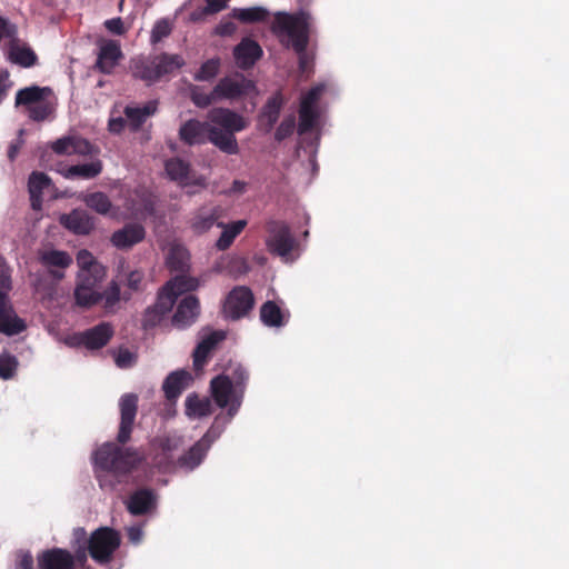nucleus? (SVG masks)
I'll return each mask as SVG.
<instances>
[{
	"label": "nucleus",
	"instance_id": "nucleus-21",
	"mask_svg": "<svg viewBox=\"0 0 569 569\" xmlns=\"http://www.w3.org/2000/svg\"><path fill=\"white\" fill-rule=\"evenodd\" d=\"M223 209L220 206H203L191 218V228L196 233H204L214 224L218 226Z\"/></svg>",
	"mask_w": 569,
	"mask_h": 569
},
{
	"label": "nucleus",
	"instance_id": "nucleus-57",
	"mask_svg": "<svg viewBox=\"0 0 569 569\" xmlns=\"http://www.w3.org/2000/svg\"><path fill=\"white\" fill-rule=\"evenodd\" d=\"M144 273L141 270H132L127 274V286L132 291L140 290Z\"/></svg>",
	"mask_w": 569,
	"mask_h": 569
},
{
	"label": "nucleus",
	"instance_id": "nucleus-46",
	"mask_svg": "<svg viewBox=\"0 0 569 569\" xmlns=\"http://www.w3.org/2000/svg\"><path fill=\"white\" fill-rule=\"evenodd\" d=\"M190 99L193 104L198 108L204 109L212 103L218 102V98L213 93V89L210 92H204L199 86H194L190 90Z\"/></svg>",
	"mask_w": 569,
	"mask_h": 569
},
{
	"label": "nucleus",
	"instance_id": "nucleus-38",
	"mask_svg": "<svg viewBox=\"0 0 569 569\" xmlns=\"http://www.w3.org/2000/svg\"><path fill=\"white\" fill-rule=\"evenodd\" d=\"M212 405L208 398L200 399L198 396H188L186 400V413L193 417H206L211 415Z\"/></svg>",
	"mask_w": 569,
	"mask_h": 569
},
{
	"label": "nucleus",
	"instance_id": "nucleus-63",
	"mask_svg": "<svg viewBox=\"0 0 569 569\" xmlns=\"http://www.w3.org/2000/svg\"><path fill=\"white\" fill-rule=\"evenodd\" d=\"M128 123L127 121V118H113V119H110L109 121V131L112 132V133H120L126 124Z\"/></svg>",
	"mask_w": 569,
	"mask_h": 569
},
{
	"label": "nucleus",
	"instance_id": "nucleus-9",
	"mask_svg": "<svg viewBox=\"0 0 569 569\" xmlns=\"http://www.w3.org/2000/svg\"><path fill=\"white\" fill-rule=\"evenodd\" d=\"M139 397L136 393H124L119 399L120 422L117 435L119 445L124 446L131 439L138 413Z\"/></svg>",
	"mask_w": 569,
	"mask_h": 569
},
{
	"label": "nucleus",
	"instance_id": "nucleus-47",
	"mask_svg": "<svg viewBox=\"0 0 569 569\" xmlns=\"http://www.w3.org/2000/svg\"><path fill=\"white\" fill-rule=\"evenodd\" d=\"M178 297L172 290H166V284L158 293V298L153 307L162 315L170 312L177 301Z\"/></svg>",
	"mask_w": 569,
	"mask_h": 569
},
{
	"label": "nucleus",
	"instance_id": "nucleus-3",
	"mask_svg": "<svg viewBox=\"0 0 569 569\" xmlns=\"http://www.w3.org/2000/svg\"><path fill=\"white\" fill-rule=\"evenodd\" d=\"M93 460L96 467L102 471L127 476L139 467L142 458L136 449L106 442L94 451Z\"/></svg>",
	"mask_w": 569,
	"mask_h": 569
},
{
	"label": "nucleus",
	"instance_id": "nucleus-11",
	"mask_svg": "<svg viewBox=\"0 0 569 569\" xmlns=\"http://www.w3.org/2000/svg\"><path fill=\"white\" fill-rule=\"evenodd\" d=\"M211 396L219 408H228V415L232 418L241 407L237 405L236 388L228 375H219L210 381Z\"/></svg>",
	"mask_w": 569,
	"mask_h": 569
},
{
	"label": "nucleus",
	"instance_id": "nucleus-17",
	"mask_svg": "<svg viewBox=\"0 0 569 569\" xmlns=\"http://www.w3.org/2000/svg\"><path fill=\"white\" fill-rule=\"evenodd\" d=\"M37 563L39 569H74L76 558L69 550L54 547L38 553Z\"/></svg>",
	"mask_w": 569,
	"mask_h": 569
},
{
	"label": "nucleus",
	"instance_id": "nucleus-26",
	"mask_svg": "<svg viewBox=\"0 0 569 569\" xmlns=\"http://www.w3.org/2000/svg\"><path fill=\"white\" fill-rule=\"evenodd\" d=\"M157 101H149L142 107L127 106L123 114L127 118L130 130L133 132L140 130L147 119L157 112Z\"/></svg>",
	"mask_w": 569,
	"mask_h": 569
},
{
	"label": "nucleus",
	"instance_id": "nucleus-27",
	"mask_svg": "<svg viewBox=\"0 0 569 569\" xmlns=\"http://www.w3.org/2000/svg\"><path fill=\"white\" fill-rule=\"evenodd\" d=\"M61 221L76 234H89L94 229V219L83 210H73L63 216Z\"/></svg>",
	"mask_w": 569,
	"mask_h": 569
},
{
	"label": "nucleus",
	"instance_id": "nucleus-5",
	"mask_svg": "<svg viewBox=\"0 0 569 569\" xmlns=\"http://www.w3.org/2000/svg\"><path fill=\"white\" fill-rule=\"evenodd\" d=\"M53 97L50 87L31 86L18 90L16 107H24L28 117L36 122L47 120L54 111V103L49 98Z\"/></svg>",
	"mask_w": 569,
	"mask_h": 569
},
{
	"label": "nucleus",
	"instance_id": "nucleus-34",
	"mask_svg": "<svg viewBox=\"0 0 569 569\" xmlns=\"http://www.w3.org/2000/svg\"><path fill=\"white\" fill-rule=\"evenodd\" d=\"M199 286V279L186 274H179L170 279L166 283V290H172L176 293V296L179 297L187 292L197 290Z\"/></svg>",
	"mask_w": 569,
	"mask_h": 569
},
{
	"label": "nucleus",
	"instance_id": "nucleus-24",
	"mask_svg": "<svg viewBox=\"0 0 569 569\" xmlns=\"http://www.w3.org/2000/svg\"><path fill=\"white\" fill-rule=\"evenodd\" d=\"M156 493L152 489L142 488L133 491L127 501V510L132 516H143L156 507Z\"/></svg>",
	"mask_w": 569,
	"mask_h": 569
},
{
	"label": "nucleus",
	"instance_id": "nucleus-7",
	"mask_svg": "<svg viewBox=\"0 0 569 569\" xmlns=\"http://www.w3.org/2000/svg\"><path fill=\"white\" fill-rule=\"evenodd\" d=\"M182 446V439L177 436L157 437L151 442V461L161 471L177 467L174 452Z\"/></svg>",
	"mask_w": 569,
	"mask_h": 569
},
{
	"label": "nucleus",
	"instance_id": "nucleus-28",
	"mask_svg": "<svg viewBox=\"0 0 569 569\" xmlns=\"http://www.w3.org/2000/svg\"><path fill=\"white\" fill-rule=\"evenodd\" d=\"M51 184L50 177L44 172L33 171L29 176L28 191L30 194L31 208L33 210H40L42 206V193L43 190L49 188Z\"/></svg>",
	"mask_w": 569,
	"mask_h": 569
},
{
	"label": "nucleus",
	"instance_id": "nucleus-16",
	"mask_svg": "<svg viewBox=\"0 0 569 569\" xmlns=\"http://www.w3.org/2000/svg\"><path fill=\"white\" fill-rule=\"evenodd\" d=\"M26 328L24 320L17 316L8 295L0 290V333L12 337L21 333Z\"/></svg>",
	"mask_w": 569,
	"mask_h": 569
},
{
	"label": "nucleus",
	"instance_id": "nucleus-12",
	"mask_svg": "<svg viewBox=\"0 0 569 569\" xmlns=\"http://www.w3.org/2000/svg\"><path fill=\"white\" fill-rule=\"evenodd\" d=\"M253 305L254 297L251 289L246 286H238L229 292L223 306V312L226 318L239 320L249 313Z\"/></svg>",
	"mask_w": 569,
	"mask_h": 569
},
{
	"label": "nucleus",
	"instance_id": "nucleus-36",
	"mask_svg": "<svg viewBox=\"0 0 569 569\" xmlns=\"http://www.w3.org/2000/svg\"><path fill=\"white\" fill-rule=\"evenodd\" d=\"M39 261L47 268L56 267L64 269L71 264L72 259L66 251L47 250L40 253Z\"/></svg>",
	"mask_w": 569,
	"mask_h": 569
},
{
	"label": "nucleus",
	"instance_id": "nucleus-20",
	"mask_svg": "<svg viewBox=\"0 0 569 569\" xmlns=\"http://www.w3.org/2000/svg\"><path fill=\"white\" fill-rule=\"evenodd\" d=\"M261 56V47L250 38L242 39L233 49L236 63L242 70L253 67Z\"/></svg>",
	"mask_w": 569,
	"mask_h": 569
},
{
	"label": "nucleus",
	"instance_id": "nucleus-40",
	"mask_svg": "<svg viewBox=\"0 0 569 569\" xmlns=\"http://www.w3.org/2000/svg\"><path fill=\"white\" fill-rule=\"evenodd\" d=\"M84 202L90 209L94 210L99 214L109 213L112 207L109 197L101 191H96L87 194L84 198Z\"/></svg>",
	"mask_w": 569,
	"mask_h": 569
},
{
	"label": "nucleus",
	"instance_id": "nucleus-37",
	"mask_svg": "<svg viewBox=\"0 0 569 569\" xmlns=\"http://www.w3.org/2000/svg\"><path fill=\"white\" fill-rule=\"evenodd\" d=\"M73 297L76 305L83 309H89L102 301L99 290L88 289L83 286H76Z\"/></svg>",
	"mask_w": 569,
	"mask_h": 569
},
{
	"label": "nucleus",
	"instance_id": "nucleus-18",
	"mask_svg": "<svg viewBox=\"0 0 569 569\" xmlns=\"http://www.w3.org/2000/svg\"><path fill=\"white\" fill-rule=\"evenodd\" d=\"M200 316V301L193 295L184 296L177 306L172 317V325L177 329H186L192 326Z\"/></svg>",
	"mask_w": 569,
	"mask_h": 569
},
{
	"label": "nucleus",
	"instance_id": "nucleus-51",
	"mask_svg": "<svg viewBox=\"0 0 569 569\" xmlns=\"http://www.w3.org/2000/svg\"><path fill=\"white\" fill-rule=\"evenodd\" d=\"M323 88L321 86H316L311 88L307 93L301 97L300 108H310L316 109V104L319 101Z\"/></svg>",
	"mask_w": 569,
	"mask_h": 569
},
{
	"label": "nucleus",
	"instance_id": "nucleus-56",
	"mask_svg": "<svg viewBox=\"0 0 569 569\" xmlns=\"http://www.w3.org/2000/svg\"><path fill=\"white\" fill-rule=\"evenodd\" d=\"M91 152L92 146L88 140L72 137V154L78 153L86 156Z\"/></svg>",
	"mask_w": 569,
	"mask_h": 569
},
{
	"label": "nucleus",
	"instance_id": "nucleus-42",
	"mask_svg": "<svg viewBox=\"0 0 569 569\" xmlns=\"http://www.w3.org/2000/svg\"><path fill=\"white\" fill-rule=\"evenodd\" d=\"M11 60L23 67L30 68L37 62V54L28 47H14L10 52Z\"/></svg>",
	"mask_w": 569,
	"mask_h": 569
},
{
	"label": "nucleus",
	"instance_id": "nucleus-8",
	"mask_svg": "<svg viewBox=\"0 0 569 569\" xmlns=\"http://www.w3.org/2000/svg\"><path fill=\"white\" fill-rule=\"evenodd\" d=\"M254 89L256 84L252 80L247 79L241 73H236L221 78L213 87V93L218 101H234L247 97Z\"/></svg>",
	"mask_w": 569,
	"mask_h": 569
},
{
	"label": "nucleus",
	"instance_id": "nucleus-29",
	"mask_svg": "<svg viewBox=\"0 0 569 569\" xmlns=\"http://www.w3.org/2000/svg\"><path fill=\"white\" fill-rule=\"evenodd\" d=\"M289 318V312H283L272 300H268L260 307V320L267 327H283Z\"/></svg>",
	"mask_w": 569,
	"mask_h": 569
},
{
	"label": "nucleus",
	"instance_id": "nucleus-30",
	"mask_svg": "<svg viewBox=\"0 0 569 569\" xmlns=\"http://www.w3.org/2000/svg\"><path fill=\"white\" fill-rule=\"evenodd\" d=\"M189 379L190 375L184 370L171 372L162 385L166 398L168 400L177 399L186 388V383Z\"/></svg>",
	"mask_w": 569,
	"mask_h": 569
},
{
	"label": "nucleus",
	"instance_id": "nucleus-39",
	"mask_svg": "<svg viewBox=\"0 0 569 569\" xmlns=\"http://www.w3.org/2000/svg\"><path fill=\"white\" fill-rule=\"evenodd\" d=\"M229 378L232 381L233 387L236 388L237 393V405H241L247 387V382L249 379V373L241 365H237L232 368L231 375Z\"/></svg>",
	"mask_w": 569,
	"mask_h": 569
},
{
	"label": "nucleus",
	"instance_id": "nucleus-58",
	"mask_svg": "<svg viewBox=\"0 0 569 569\" xmlns=\"http://www.w3.org/2000/svg\"><path fill=\"white\" fill-rule=\"evenodd\" d=\"M16 27L7 19L0 17V42L3 39H10L16 34Z\"/></svg>",
	"mask_w": 569,
	"mask_h": 569
},
{
	"label": "nucleus",
	"instance_id": "nucleus-35",
	"mask_svg": "<svg viewBox=\"0 0 569 569\" xmlns=\"http://www.w3.org/2000/svg\"><path fill=\"white\" fill-rule=\"evenodd\" d=\"M106 277L103 266H94L89 270H80L77 278V286H83L88 289L98 290L99 284Z\"/></svg>",
	"mask_w": 569,
	"mask_h": 569
},
{
	"label": "nucleus",
	"instance_id": "nucleus-19",
	"mask_svg": "<svg viewBox=\"0 0 569 569\" xmlns=\"http://www.w3.org/2000/svg\"><path fill=\"white\" fill-rule=\"evenodd\" d=\"M122 58L123 53L118 41L107 40L99 48L94 68L103 74H111Z\"/></svg>",
	"mask_w": 569,
	"mask_h": 569
},
{
	"label": "nucleus",
	"instance_id": "nucleus-25",
	"mask_svg": "<svg viewBox=\"0 0 569 569\" xmlns=\"http://www.w3.org/2000/svg\"><path fill=\"white\" fill-rule=\"evenodd\" d=\"M223 339V332L213 331L198 343L192 353L193 367L196 370H200L207 365L211 351Z\"/></svg>",
	"mask_w": 569,
	"mask_h": 569
},
{
	"label": "nucleus",
	"instance_id": "nucleus-49",
	"mask_svg": "<svg viewBox=\"0 0 569 569\" xmlns=\"http://www.w3.org/2000/svg\"><path fill=\"white\" fill-rule=\"evenodd\" d=\"M296 128V118L293 114H290L286 117L280 124L278 126L276 132H274V139L278 142L283 141L288 137H290Z\"/></svg>",
	"mask_w": 569,
	"mask_h": 569
},
{
	"label": "nucleus",
	"instance_id": "nucleus-60",
	"mask_svg": "<svg viewBox=\"0 0 569 569\" xmlns=\"http://www.w3.org/2000/svg\"><path fill=\"white\" fill-rule=\"evenodd\" d=\"M104 27L110 32H112L114 34H119V36L123 34L126 31L124 27H123V21L120 17L106 20Z\"/></svg>",
	"mask_w": 569,
	"mask_h": 569
},
{
	"label": "nucleus",
	"instance_id": "nucleus-32",
	"mask_svg": "<svg viewBox=\"0 0 569 569\" xmlns=\"http://www.w3.org/2000/svg\"><path fill=\"white\" fill-rule=\"evenodd\" d=\"M102 168L103 166L100 160L91 161L88 163L74 164L67 168L64 177L68 179H93L101 173Z\"/></svg>",
	"mask_w": 569,
	"mask_h": 569
},
{
	"label": "nucleus",
	"instance_id": "nucleus-4",
	"mask_svg": "<svg viewBox=\"0 0 569 569\" xmlns=\"http://www.w3.org/2000/svg\"><path fill=\"white\" fill-rule=\"evenodd\" d=\"M184 64L179 54L161 53L154 57H139L130 62V71L134 79L151 86L163 76L172 73Z\"/></svg>",
	"mask_w": 569,
	"mask_h": 569
},
{
	"label": "nucleus",
	"instance_id": "nucleus-45",
	"mask_svg": "<svg viewBox=\"0 0 569 569\" xmlns=\"http://www.w3.org/2000/svg\"><path fill=\"white\" fill-rule=\"evenodd\" d=\"M19 361L16 356L3 351L0 353V378L3 380L12 379L17 372Z\"/></svg>",
	"mask_w": 569,
	"mask_h": 569
},
{
	"label": "nucleus",
	"instance_id": "nucleus-48",
	"mask_svg": "<svg viewBox=\"0 0 569 569\" xmlns=\"http://www.w3.org/2000/svg\"><path fill=\"white\" fill-rule=\"evenodd\" d=\"M101 296L102 300L104 301L103 308L106 310H112L121 299V290L119 283L116 280H112L108 288L101 292Z\"/></svg>",
	"mask_w": 569,
	"mask_h": 569
},
{
	"label": "nucleus",
	"instance_id": "nucleus-2",
	"mask_svg": "<svg viewBox=\"0 0 569 569\" xmlns=\"http://www.w3.org/2000/svg\"><path fill=\"white\" fill-rule=\"evenodd\" d=\"M271 31L280 38L286 47H291L298 54L299 70L309 71L312 58L307 52L309 43V22L306 13L289 14L278 12L274 14Z\"/></svg>",
	"mask_w": 569,
	"mask_h": 569
},
{
	"label": "nucleus",
	"instance_id": "nucleus-15",
	"mask_svg": "<svg viewBox=\"0 0 569 569\" xmlns=\"http://www.w3.org/2000/svg\"><path fill=\"white\" fill-rule=\"evenodd\" d=\"M113 335L112 325L101 322L90 329L76 333L72 339L76 345L83 346L89 350H99L109 343Z\"/></svg>",
	"mask_w": 569,
	"mask_h": 569
},
{
	"label": "nucleus",
	"instance_id": "nucleus-44",
	"mask_svg": "<svg viewBox=\"0 0 569 569\" xmlns=\"http://www.w3.org/2000/svg\"><path fill=\"white\" fill-rule=\"evenodd\" d=\"M220 59L219 58H212L207 61H204L199 70L194 73V80L196 81H210L212 80L220 70Z\"/></svg>",
	"mask_w": 569,
	"mask_h": 569
},
{
	"label": "nucleus",
	"instance_id": "nucleus-22",
	"mask_svg": "<svg viewBox=\"0 0 569 569\" xmlns=\"http://www.w3.org/2000/svg\"><path fill=\"white\" fill-rule=\"evenodd\" d=\"M283 104L284 100L280 92H276L268 98L258 116V126L264 130V132L268 133L273 129Z\"/></svg>",
	"mask_w": 569,
	"mask_h": 569
},
{
	"label": "nucleus",
	"instance_id": "nucleus-33",
	"mask_svg": "<svg viewBox=\"0 0 569 569\" xmlns=\"http://www.w3.org/2000/svg\"><path fill=\"white\" fill-rule=\"evenodd\" d=\"M231 17L242 23L262 22L269 17V11L262 7L234 8Z\"/></svg>",
	"mask_w": 569,
	"mask_h": 569
},
{
	"label": "nucleus",
	"instance_id": "nucleus-55",
	"mask_svg": "<svg viewBox=\"0 0 569 569\" xmlns=\"http://www.w3.org/2000/svg\"><path fill=\"white\" fill-rule=\"evenodd\" d=\"M51 148L57 154H72V137L56 140Z\"/></svg>",
	"mask_w": 569,
	"mask_h": 569
},
{
	"label": "nucleus",
	"instance_id": "nucleus-31",
	"mask_svg": "<svg viewBox=\"0 0 569 569\" xmlns=\"http://www.w3.org/2000/svg\"><path fill=\"white\" fill-rule=\"evenodd\" d=\"M246 226V220H238L229 224L219 222L218 227L222 228L223 230L218 240L216 241V248L221 251L229 249L233 243L234 239L242 232Z\"/></svg>",
	"mask_w": 569,
	"mask_h": 569
},
{
	"label": "nucleus",
	"instance_id": "nucleus-1",
	"mask_svg": "<svg viewBox=\"0 0 569 569\" xmlns=\"http://www.w3.org/2000/svg\"><path fill=\"white\" fill-rule=\"evenodd\" d=\"M208 121L189 119L179 128V140L186 146H200L211 142L227 154H238L239 144L236 133L247 129L249 122L238 112L223 107L212 108L207 114Z\"/></svg>",
	"mask_w": 569,
	"mask_h": 569
},
{
	"label": "nucleus",
	"instance_id": "nucleus-50",
	"mask_svg": "<svg viewBox=\"0 0 569 569\" xmlns=\"http://www.w3.org/2000/svg\"><path fill=\"white\" fill-rule=\"evenodd\" d=\"M171 33V24L167 19H161L156 22L151 31L152 43L160 42L163 38Z\"/></svg>",
	"mask_w": 569,
	"mask_h": 569
},
{
	"label": "nucleus",
	"instance_id": "nucleus-41",
	"mask_svg": "<svg viewBox=\"0 0 569 569\" xmlns=\"http://www.w3.org/2000/svg\"><path fill=\"white\" fill-rule=\"evenodd\" d=\"M188 252L180 247L171 248L167 264L171 271L183 272L188 268Z\"/></svg>",
	"mask_w": 569,
	"mask_h": 569
},
{
	"label": "nucleus",
	"instance_id": "nucleus-53",
	"mask_svg": "<svg viewBox=\"0 0 569 569\" xmlns=\"http://www.w3.org/2000/svg\"><path fill=\"white\" fill-rule=\"evenodd\" d=\"M77 262L80 267V270H89L94 266H102L94 259V257L88 250H80L78 252Z\"/></svg>",
	"mask_w": 569,
	"mask_h": 569
},
{
	"label": "nucleus",
	"instance_id": "nucleus-59",
	"mask_svg": "<svg viewBox=\"0 0 569 569\" xmlns=\"http://www.w3.org/2000/svg\"><path fill=\"white\" fill-rule=\"evenodd\" d=\"M16 569H33V557L30 551H20Z\"/></svg>",
	"mask_w": 569,
	"mask_h": 569
},
{
	"label": "nucleus",
	"instance_id": "nucleus-64",
	"mask_svg": "<svg viewBox=\"0 0 569 569\" xmlns=\"http://www.w3.org/2000/svg\"><path fill=\"white\" fill-rule=\"evenodd\" d=\"M211 16L209 11H207L206 6L197 8L190 13V21L192 22H201L204 21L207 17Z\"/></svg>",
	"mask_w": 569,
	"mask_h": 569
},
{
	"label": "nucleus",
	"instance_id": "nucleus-61",
	"mask_svg": "<svg viewBox=\"0 0 569 569\" xmlns=\"http://www.w3.org/2000/svg\"><path fill=\"white\" fill-rule=\"evenodd\" d=\"M206 8L212 16L226 9L227 2L224 0H206Z\"/></svg>",
	"mask_w": 569,
	"mask_h": 569
},
{
	"label": "nucleus",
	"instance_id": "nucleus-62",
	"mask_svg": "<svg viewBox=\"0 0 569 569\" xmlns=\"http://www.w3.org/2000/svg\"><path fill=\"white\" fill-rule=\"evenodd\" d=\"M23 133H24V130L20 129L19 130V139L17 140V142L11 143L8 149V158L10 161H13L16 159L21 146L23 144V140H22Z\"/></svg>",
	"mask_w": 569,
	"mask_h": 569
},
{
	"label": "nucleus",
	"instance_id": "nucleus-52",
	"mask_svg": "<svg viewBox=\"0 0 569 569\" xmlns=\"http://www.w3.org/2000/svg\"><path fill=\"white\" fill-rule=\"evenodd\" d=\"M12 289L11 268L6 260L0 257V290L8 293Z\"/></svg>",
	"mask_w": 569,
	"mask_h": 569
},
{
	"label": "nucleus",
	"instance_id": "nucleus-54",
	"mask_svg": "<svg viewBox=\"0 0 569 569\" xmlns=\"http://www.w3.org/2000/svg\"><path fill=\"white\" fill-rule=\"evenodd\" d=\"M164 315L160 313L153 306L148 308L143 317V327L152 328L160 323Z\"/></svg>",
	"mask_w": 569,
	"mask_h": 569
},
{
	"label": "nucleus",
	"instance_id": "nucleus-13",
	"mask_svg": "<svg viewBox=\"0 0 569 569\" xmlns=\"http://www.w3.org/2000/svg\"><path fill=\"white\" fill-rule=\"evenodd\" d=\"M269 237L267 247L271 253L280 257L288 256L295 246V239L289 226L283 221L272 220L267 223Z\"/></svg>",
	"mask_w": 569,
	"mask_h": 569
},
{
	"label": "nucleus",
	"instance_id": "nucleus-14",
	"mask_svg": "<svg viewBox=\"0 0 569 569\" xmlns=\"http://www.w3.org/2000/svg\"><path fill=\"white\" fill-rule=\"evenodd\" d=\"M218 435L209 429L188 451L177 459V467L184 471H192L201 465L212 442Z\"/></svg>",
	"mask_w": 569,
	"mask_h": 569
},
{
	"label": "nucleus",
	"instance_id": "nucleus-23",
	"mask_svg": "<svg viewBox=\"0 0 569 569\" xmlns=\"http://www.w3.org/2000/svg\"><path fill=\"white\" fill-rule=\"evenodd\" d=\"M146 237V230L140 223H127L123 228L114 231L111 236V243L118 249H130L141 242Z\"/></svg>",
	"mask_w": 569,
	"mask_h": 569
},
{
	"label": "nucleus",
	"instance_id": "nucleus-6",
	"mask_svg": "<svg viewBox=\"0 0 569 569\" xmlns=\"http://www.w3.org/2000/svg\"><path fill=\"white\" fill-rule=\"evenodd\" d=\"M121 543L120 535L110 527L96 529L88 540V551L91 558L99 563H108Z\"/></svg>",
	"mask_w": 569,
	"mask_h": 569
},
{
	"label": "nucleus",
	"instance_id": "nucleus-43",
	"mask_svg": "<svg viewBox=\"0 0 569 569\" xmlns=\"http://www.w3.org/2000/svg\"><path fill=\"white\" fill-rule=\"evenodd\" d=\"M318 119V111L316 109L310 108H299V124H298V132L299 134H305L310 132Z\"/></svg>",
	"mask_w": 569,
	"mask_h": 569
},
{
	"label": "nucleus",
	"instance_id": "nucleus-10",
	"mask_svg": "<svg viewBox=\"0 0 569 569\" xmlns=\"http://www.w3.org/2000/svg\"><path fill=\"white\" fill-rule=\"evenodd\" d=\"M164 169L170 180L181 187H207V178L193 171L190 162L179 157L168 159L164 163Z\"/></svg>",
	"mask_w": 569,
	"mask_h": 569
}]
</instances>
